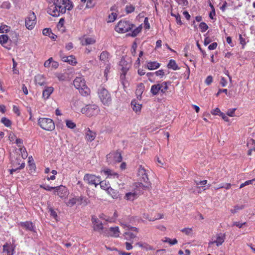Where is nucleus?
Listing matches in <instances>:
<instances>
[{"label":"nucleus","instance_id":"f257e3e1","mask_svg":"<svg viewBox=\"0 0 255 255\" xmlns=\"http://www.w3.org/2000/svg\"><path fill=\"white\" fill-rule=\"evenodd\" d=\"M73 6V2L70 0H53L49 4L47 12L53 16L57 17L66 13L67 10H72Z\"/></svg>","mask_w":255,"mask_h":255},{"label":"nucleus","instance_id":"f03ea898","mask_svg":"<svg viewBox=\"0 0 255 255\" xmlns=\"http://www.w3.org/2000/svg\"><path fill=\"white\" fill-rule=\"evenodd\" d=\"M73 85L82 96H86L90 94V89L86 86L85 81L82 77H76L73 81Z\"/></svg>","mask_w":255,"mask_h":255},{"label":"nucleus","instance_id":"7ed1b4c3","mask_svg":"<svg viewBox=\"0 0 255 255\" xmlns=\"http://www.w3.org/2000/svg\"><path fill=\"white\" fill-rule=\"evenodd\" d=\"M149 188V185H143L142 183H138L136 186V189L133 192H128L126 194L125 198L127 200L133 201L137 198L138 196L142 193L143 190Z\"/></svg>","mask_w":255,"mask_h":255},{"label":"nucleus","instance_id":"20e7f679","mask_svg":"<svg viewBox=\"0 0 255 255\" xmlns=\"http://www.w3.org/2000/svg\"><path fill=\"white\" fill-rule=\"evenodd\" d=\"M226 234L217 233L213 235L208 243V248H212L214 245L218 247L223 245L226 240Z\"/></svg>","mask_w":255,"mask_h":255},{"label":"nucleus","instance_id":"39448f33","mask_svg":"<svg viewBox=\"0 0 255 255\" xmlns=\"http://www.w3.org/2000/svg\"><path fill=\"white\" fill-rule=\"evenodd\" d=\"M99 107L95 104H90L81 108L80 112L82 114L85 115L87 117H91L97 116L100 113Z\"/></svg>","mask_w":255,"mask_h":255},{"label":"nucleus","instance_id":"423d86ee","mask_svg":"<svg viewBox=\"0 0 255 255\" xmlns=\"http://www.w3.org/2000/svg\"><path fill=\"white\" fill-rule=\"evenodd\" d=\"M89 202L88 198L83 196H71L67 202V205L86 206L88 205Z\"/></svg>","mask_w":255,"mask_h":255},{"label":"nucleus","instance_id":"0eeeda50","mask_svg":"<svg viewBox=\"0 0 255 255\" xmlns=\"http://www.w3.org/2000/svg\"><path fill=\"white\" fill-rule=\"evenodd\" d=\"M134 25L128 21L121 20L115 26V30L120 33H124L133 29Z\"/></svg>","mask_w":255,"mask_h":255},{"label":"nucleus","instance_id":"6e6552de","mask_svg":"<svg viewBox=\"0 0 255 255\" xmlns=\"http://www.w3.org/2000/svg\"><path fill=\"white\" fill-rule=\"evenodd\" d=\"M38 125L42 129L48 131H52L55 128L53 120L49 118H39L38 120Z\"/></svg>","mask_w":255,"mask_h":255},{"label":"nucleus","instance_id":"1a4fd4ad","mask_svg":"<svg viewBox=\"0 0 255 255\" xmlns=\"http://www.w3.org/2000/svg\"><path fill=\"white\" fill-rule=\"evenodd\" d=\"M98 95L102 103L104 105L109 106L112 99L108 91L105 88L101 87L99 89Z\"/></svg>","mask_w":255,"mask_h":255},{"label":"nucleus","instance_id":"9d476101","mask_svg":"<svg viewBox=\"0 0 255 255\" xmlns=\"http://www.w3.org/2000/svg\"><path fill=\"white\" fill-rule=\"evenodd\" d=\"M92 228L94 231L98 232L100 234H104V226L102 222L96 216L93 215L91 218Z\"/></svg>","mask_w":255,"mask_h":255},{"label":"nucleus","instance_id":"9b49d317","mask_svg":"<svg viewBox=\"0 0 255 255\" xmlns=\"http://www.w3.org/2000/svg\"><path fill=\"white\" fill-rule=\"evenodd\" d=\"M53 193L55 195L58 196L61 198L65 199L68 197L69 195V191L65 186L60 185L54 188V191H53Z\"/></svg>","mask_w":255,"mask_h":255},{"label":"nucleus","instance_id":"f8f14e48","mask_svg":"<svg viewBox=\"0 0 255 255\" xmlns=\"http://www.w3.org/2000/svg\"><path fill=\"white\" fill-rule=\"evenodd\" d=\"M107 159L110 164H115L120 162L122 160V157L119 152H113L107 155Z\"/></svg>","mask_w":255,"mask_h":255},{"label":"nucleus","instance_id":"ddd939ff","mask_svg":"<svg viewBox=\"0 0 255 255\" xmlns=\"http://www.w3.org/2000/svg\"><path fill=\"white\" fill-rule=\"evenodd\" d=\"M126 61L125 60H121L120 61V65L122 66L121 70L122 73L120 76V80L123 86H126V74L129 69V66L126 63Z\"/></svg>","mask_w":255,"mask_h":255},{"label":"nucleus","instance_id":"4468645a","mask_svg":"<svg viewBox=\"0 0 255 255\" xmlns=\"http://www.w3.org/2000/svg\"><path fill=\"white\" fill-rule=\"evenodd\" d=\"M84 180L88 184L94 185L95 186H97L99 182H100V180H101L100 176L90 174H85L84 177Z\"/></svg>","mask_w":255,"mask_h":255},{"label":"nucleus","instance_id":"2eb2a0df","mask_svg":"<svg viewBox=\"0 0 255 255\" xmlns=\"http://www.w3.org/2000/svg\"><path fill=\"white\" fill-rule=\"evenodd\" d=\"M36 16L34 12H30L25 19V26L29 30L32 29L36 24Z\"/></svg>","mask_w":255,"mask_h":255},{"label":"nucleus","instance_id":"dca6fc26","mask_svg":"<svg viewBox=\"0 0 255 255\" xmlns=\"http://www.w3.org/2000/svg\"><path fill=\"white\" fill-rule=\"evenodd\" d=\"M137 175L139 178L141 179V181L144 182L145 184L144 185H149L150 187V183L148 182V178L147 175V172L144 167L140 166L138 168Z\"/></svg>","mask_w":255,"mask_h":255},{"label":"nucleus","instance_id":"f3484780","mask_svg":"<svg viewBox=\"0 0 255 255\" xmlns=\"http://www.w3.org/2000/svg\"><path fill=\"white\" fill-rule=\"evenodd\" d=\"M120 231L119 227H111L109 228L108 232L104 231V234L106 236H110L114 238H118L120 237Z\"/></svg>","mask_w":255,"mask_h":255},{"label":"nucleus","instance_id":"a211bd4d","mask_svg":"<svg viewBox=\"0 0 255 255\" xmlns=\"http://www.w3.org/2000/svg\"><path fill=\"white\" fill-rule=\"evenodd\" d=\"M81 43L83 45H92L95 43L96 40L94 36L84 35L80 38Z\"/></svg>","mask_w":255,"mask_h":255},{"label":"nucleus","instance_id":"6ab92c4d","mask_svg":"<svg viewBox=\"0 0 255 255\" xmlns=\"http://www.w3.org/2000/svg\"><path fill=\"white\" fill-rule=\"evenodd\" d=\"M2 248L3 255H13L15 250L14 246L6 243L3 245Z\"/></svg>","mask_w":255,"mask_h":255},{"label":"nucleus","instance_id":"aec40b11","mask_svg":"<svg viewBox=\"0 0 255 255\" xmlns=\"http://www.w3.org/2000/svg\"><path fill=\"white\" fill-rule=\"evenodd\" d=\"M107 176L106 178L110 179L119 178V175L115 171L108 168H105L101 171Z\"/></svg>","mask_w":255,"mask_h":255},{"label":"nucleus","instance_id":"412c9836","mask_svg":"<svg viewBox=\"0 0 255 255\" xmlns=\"http://www.w3.org/2000/svg\"><path fill=\"white\" fill-rule=\"evenodd\" d=\"M111 13H109L108 22H112L115 20L117 17V12L118 11L117 9V7L116 6H112L110 9Z\"/></svg>","mask_w":255,"mask_h":255},{"label":"nucleus","instance_id":"4be33fe9","mask_svg":"<svg viewBox=\"0 0 255 255\" xmlns=\"http://www.w3.org/2000/svg\"><path fill=\"white\" fill-rule=\"evenodd\" d=\"M117 217L118 215L116 212L114 213L113 217H110L104 214H101L99 216L100 219L109 223L115 222Z\"/></svg>","mask_w":255,"mask_h":255},{"label":"nucleus","instance_id":"5701e85b","mask_svg":"<svg viewBox=\"0 0 255 255\" xmlns=\"http://www.w3.org/2000/svg\"><path fill=\"white\" fill-rule=\"evenodd\" d=\"M61 58L63 61L67 62L71 65H75L77 63L76 58L72 55L69 56H61Z\"/></svg>","mask_w":255,"mask_h":255},{"label":"nucleus","instance_id":"b1692460","mask_svg":"<svg viewBox=\"0 0 255 255\" xmlns=\"http://www.w3.org/2000/svg\"><path fill=\"white\" fill-rule=\"evenodd\" d=\"M18 225L25 228L27 230L35 232L33 224L30 222L26 221L24 222H20L18 223Z\"/></svg>","mask_w":255,"mask_h":255},{"label":"nucleus","instance_id":"393cba45","mask_svg":"<svg viewBox=\"0 0 255 255\" xmlns=\"http://www.w3.org/2000/svg\"><path fill=\"white\" fill-rule=\"evenodd\" d=\"M131 107L133 111L136 113H140L141 109V105L138 103L136 100H133L131 102Z\"/></svg>","mask_w":255,"mask_h":255},{"label":"nucleus","instance_id":"a878e982","mask_svg":"<svg viewBox=\"0 0 255 255\" xmlns=\"http://www.w3.org/2000/svg\"><path fill=\"white\" fill-rule=\"evenodd\" d=\"M54 88L52 87H46L43 91L42 96L45 99H48L53 93Z\"/></svg>","mask_w":255,"mask_h":255},{"label":"nucleus","instance_id":"bb28decb","mask_svg":"<svg viewBox=\"0 0 255 255\" xmlns=\"http://www.w3.org/2000/svg\"><path fill=\"white\" fill-rule=\"evenodd\" d=\"M160 66V63L156 61H149L147 62L146 67L147 69L150 70L157 69Z\"/></svg>","mask_w":255,"mask_h":255},{"label":"nucleus","instance_id":"cd10ccee","mask_svg":"<svg viewBox=\"0 0 255 255\" xmlns=\"http://www.w3.org/2000/svg\"><path fill=\"white\" fill-rule=\"evenodd\" d=\"M35 83L40 86L45 84V77L42 75H37L35 77Z\"/></svg>","mask_w":255,"mask_h":255},{"label":"nucleus","instance_id":"c85d7f7f","mask_svg":"<svg viewBox=\"0 0 255 255\" xmlns=\"http://www.w3.org/2000/svg\"><path fill=\"white\" fill-rule=\"evenodd\" d=\"M160 87L159 83L153 85L150 89L151 93L154 96L158 95L159 93L160 92Z\"/></svg>","mask_w":255,"mask_h":255},{"label":"nucleus","instance_id":"c756f323","mask_svg":"<svg viewBox=\"0 0 255 255\" xmlns=\"http://www.w3.org/2000/svg\"><path fill=\"white\" fill-rule=\"evenodd\" d=\"M100 60L104 64L109 63V54L106 51H103L100 55Z\"/></svg>","mask_w":255,"mask_h":255},{"label":"nucleus","instance_id":"7c9ffc66","mask_svg":"<svg viewBox=\"0 0 255 255\" xmlns=\"http://www.w3.org/2000/svg\"><path fill=\"white\" fill-rule=\"evenodd\" d=\"M160 84V93L162 94L166 93L167 90L168 89V86L170 85V82H163Z\"/></svg>","mask_w":255,"mask_h":255},{"label":"nucleus","instance_id":"2f4dec72","mask_svg":"<svg viewBox=\"0 0 255 255\" xmlns=\"http://www.w3.org/2000/svg\"><path fill=\"white\" fill-rule=\"evenodd\" d=\"M96 137V134L95 132L90 130L89 129L87 131L86 133V138L87 140L92 141L94 140Z\"/></svg>","mask_w":255,"mask_h":255},{"label":"nucleus","instance_id":"473e14b6","mask_svg":"<svg viewBox=\"0 0 255 255\" xmlns=\"http://www.w3.org/2000/svg\"><path fill=\"white\" fill-rule=\"evenodd\" d=\"M167 67L169 69H171L174 70H177L179 69V67L176 64L175 61L174 60H172V59L170 60V61L167 65Z\"/></svg>","mask_w":255,"mask_h":255},{"label":"nucleus","instance_id":"72a5a7b5","mask_svg":"<svg viewBox=\"0 0 255 255\" xmlns=\"http://www.w3.org/2000/svg\"><path fill=\"white\" fill-rule=\"evenodd\" d=\"M125 239L128 241H131L136 237V235L130 232L129 231H126L124 234Z\"/></svg>","mask_w":255,"mask_h":255},{"label":"nucleus","instance_id":"f704fd0d","mask_svg":"<svg viewBox=\"0 0 255 255\" xmlns=\"http://www.w3.org/2000/svg\"><path fill=\"white\" fill-rule=\"evenodd\" d=\"M163 218V214L162 213H158L156 216H154V217H150L148 215H144V218L148 219L150 221H153Z\"/></svg>","mask_w":255,"mask_h":255},{"label":"nucleus","instance_id":"c9c22d12","mask_svg":"<svg viewBox=\"0 0 255 255\" xmlns=\"http://www.w3.org/2000/svg\"><path fill=\"white\" fill-rule=\"evenodd\" d=\"M82 106V102L80 101H75L73 102L72 105V108L74 111H78L80 109L81 110L80 108Z\"/></svg>","mask_w":255,"mask_h":255},{"label":"nucleus","instance_id":"e433bc0d","mask_svg":"<svg viewBox=\"0 0 255 255\" xmlns=\"http://www.w3.org/2000/svg\"><path fill=\"white\" fill-rule=\"evenodd\" d=\"M99 184L100 185L102 189L106 190L107 192L109 191V188H111L109 182L106 181H101L100 180V182H99Z\"/></svg>","mask_w":255,"mask_h":255},{"label":"nucleus","instance_id":"4c0bfd02","mask_svg":"<svg viewBox=\"0 0 255 255\" xmlns=\"http://www.w3.org/2000/svg\"><path fill=\"white\" fill-rule=\"evenodd\" d=\"M142 27L141 26H139L136 28H134L131 32L128 33V35L132 37H135L141 30Z\"/></svg>","mask_w":255,"mask_h":255},{"label":"nucleus","instance_id":"58836bf2","mask_svg":"<svg viewBox=\"0 0 255 255\" xmlns=\"http://www.w3.org/2000/svg\"><path fill=\"white\" fill-rule=\"evenodd\" d=\"M162 241L165 243H168L170 245H174L177 243V240L176 239H171L169 238L165 237L163 240Z\"/></svg>","mask_w":255,"mask_h":255},{"label":"nucleus","instance_id":"ea45409f","mask_svg":"<svg viewBox=\"0 0 255 255\" xmlns=\"http://www.w3.org/2000/svg\"><path fill=\"white\" fill-rule=\"evenodd\" d=\"M121 225L123 226V227L126 230H128V231H135L136 232H138L137 228L131 227L129 225L126 224H123L121 223Z\"/></svg>","mask_w":255,"mask_h":255},{"label":"nucleus","instance_id":"a19ab883","mask_svg":"<svg viewBox=\"0 0 255 255\" xmlns=\"http://www.w3.org/2000/svg\"><path fill=\"white\" fill-rule=\"evenodd\" d=\"M8 40V37L7 35L2 34L0 35V43L3 46L5 47V44L7 43Z\"/></svg>","mask_w":255,"mask_h":255},{"label":"nucleus","instance_id":"79ce46f5","mask_svg":"<svg viewBox=\"0 0 255 255\" xmlns=\"http://www.w3.org/2000/svg\"><path fill=\"white\" fill-rule=\"evenodd\" d=\"M144 86L142 83H140L136 90V94L137 95H141L144 91Z\"/></svg>","mask_w":255,"mask_h":255},{"label":"nucleus","instance_id":"37998d69","mask_svg":"<svg viewBox=\"0 0 255 255\" xmlns=\"http://www.w3.org/2000/svg\"><path fill=\"white\" fill-rule=\"evenodd\" d=\"M105 64L106 65V68L104 70V77L106 78V80H107L108 75L110 72V69H111V66L110 63H108Z\"/></svg>","mask_w":255,"mask_h":255},{"label":"nucleus","instance_id":"c03bdc74","mask_svg":"<svg viewBox=\"0 0 255 255\" xmlns=\"http://www.w3.org/2000/svg\"><path fill=\"white\" fill-rule=\"evenodd\" d=\"M108 193L110 194L113 198H117L118 196V192L116 190H114L111 187V188H109Z\"/></svg>","mask_w":255,"mask_h":255},{"label":"nucleus","instance_id":"a18cd8bd","mask_svg":"<svg viewBox=\"0 0 255 255\" xmlns=\"http://www.w3.org/2000/svg\"><path fill=\"white\" fill-rule=\"evenodd\" d=\"M65 123L67 127L69 128L73 129L76 127V124L71 120H66Z\"/></svg>","mask_w":255,"mask_h":255},{"label":"nucleus","instance_id":"49530a36","mask_svg":"<svg viewBox=\"0 0 255 255\" xmlns=\"http://www.w3.org/2000/svg\"><path fill=\"white\" fill-rule=\"evenodd\" d=\"M1 122L6 127H9L11 125V121L5 117H3L1 119Z\"/></svg>","mask_w":255,"mask_h":255},{"label":"nucleus","instance_id":"de8ad7c7","mask_svg":"<svg viewBox=\"0 0 255 255\" xmlns=\"http://www.w3.org/2000/svg\"><path fill=\"white\" fill-rule=\"evenodd\" d=\"M25 163L24 162H22L20 163L19 162L18 164V166L15 167L14 168H12L10 170V173L12 174L13 172L16 171L18 169H21L24 167Z\"/></svg>","mask_w":255,"mask_h":255},{"label":"nucleus","instance_id":"09e8293b","mask_svg":"<svg viewBox=\"0 0 255 255\" xmlns=\"http://www.w3.org/2000/svg\"><path fill=\"white\" fill-rule=\"evenodd\" d=\"M55 76L59 81H65L67 79V77L65 74L57 73L55 74Z\"/></svg>","mask_w":255,"mask_h":255},{"label":"nucleus","instance_id":"8fccbe9b","mask_svg":"<svg viewBox=\"0 0 255 255\" xmlns=\"http://www.w3.org/2000/svg\"><path fill=\"white\" fill-rule=\"evenodd\" d=\"M19 149H20V153L21 154L22 158L23 159L26 158L28 156V154L25 148H24L23 146H21V147H19Z\"/></svg>","mask_w":255,"mask_h":255},{"label":"nucleus","instance_id":"3c124183","mask_svg":"<svg viewBox=\"0 0 255 255\" xmlns=\"http://www.w3.org/2000/svg\"><path fill=\"white\" fill-rule=\"evenodd\" d=\"M207 183V180H202L200 181H196V185L198 188H203L204 185H205Z\"/></svg>","mask_w":255,"mask_h":255},{"label":"nucleus","instance_id":"603ef678","mask_svg":"<svg viewBox=\"0 0 255 255\" xmlns=\"http://www.w3.org/2000/svg\"><path fill=\"white\" fill-rule=\"evenodd\" d=\"M9 31V27L6 25H2L0 26V33H7Z\"/></svg>","mask_w":255,"mask_h":255},{"label":"nucleus","instance_id":"864d4df0","mask_svg":"<svg viewBox=\"0 0 255 255\" xmlns=\"http://www.w3.org/2000/svg\"><path fill=\"white\" fill-rule=\"evenodd\" d=\"M125 9L127 13H130L134 10L135 7L131 4H128L126 5Z\"/></svg>","mask_w":255,"mask_h":255},{"label":"nucleus","instance_id":"5fc2aeb1","mask_svg":"<svg viewBox=\"0 0 255 255\" xmlns=\"http://www.w3.org/2000/svg\"><path fill=\"white\" fill-rule=\"evenodd\" d=\"M199 28L201 32H204L208 29V26L204 22H201L199 25Z\"/></svg>","mask_w":255,"mask_h":255},{"label":"nucleus","instance_id":"6e6d98bb","mask_svg":"<svg viewBox=\"0 0 255 255\" xmlns=\"http://www.w3.org/2000/svg\"><path fill=\"white\" fill-rule=\"evenodd\" d=\"M231 184L230 183H225V184H221L220 187H214L215 190H217L221 188H225L226 189H229L231 188Z\"/></svg>","mask_w":255,"mask_h":255},{"label":"nucleus","instance_id":"4d7b16f0","mask_svg":"<svg viewBox=\"0 0 255 255\" xmlns=\"http://www.w3.org/2000/svg\"><path fill=\"white\" fill-rule=\"evenodd\" d=\"M11 7L10 3L8 1H5L3 2L0 5V7L1 8L4 9H9Z\"/></svg>","mask_w":255,"mask_h":255},{"label":"nucleus","instance_id":"13d9d810","mask_svg":"<svg viewBox=\"0 0 255 255\" xmlns=\"http://www.w3.org/2000/svg\"><path fill=\"white\" fill-rule=\"evenodd\" d=\"M255 181V179L246 181V182H245L243 183H242L240 185V188H242L246 186H247V185H249L250 184H253V183Z\"/></svg>","mask_w":255,"mask_h":255},{"label":"nucleus","instance_id":"bf43d9fd","mask_svg":"<svg viewBox=\"0 0 255 255\" xmlns=\"http://www.w3.org/2000/svg\"><path fill=\"white\" fill-rule=\"evenodd\" d=\"M236 110V108L229 109L227 112V115L231 117H234L235 116V112Z\"/></svg>","mask_w":255,"mask_h":255},{"label":"nucleus","instance_id":"052dcab7","mask_svg":"<svg viewBox=\"0 0 255 255\" xmlns=\"http://www.w3.org/2000/svg\"><path fill=\"white\" fill-rule=\"evenodd\" d=\"M49 212L51 216H52L56 220H57V212L55 209L50 208Z\"/></svg>","mask_w":255,"mask_h":255},{"label":"nucleus","instance_id":"680f3d73","mask_svg":"<svg viewBox=\"0 0 255 255\" xmlns=\"http://www.w3.org/2000/svg\"><path fill=\"white\" fill-rule=\"evenodd\" d=\"M154 74H155L156 76L162 78L165 75V72L163 70L160 69L158 71H156L154 73Z\"/></svg>","mask_w":255,"mask_h":255},{"label":"nucleus","instance_id":"e2e57ef3","mask_svg":"<svg viewBox=\"0 0 255 255\" xmlns=\"http://www.w3.org/2000/svg\"><path fill=\"white\" fill-rule=\"evenodd\" d=\"M181 231L185 233L187 235H190L192 232V228H186L182 229Z\"/></svg>","mask_w":255,"mask_h":255},{"label":"nucleus","instance_id":"0e129e2a","mask_svg":"<svg viewBox=\"0 0 255 255\" xmlns=\"http://www.w3.org/2000/svg\"><path fill=\"white\" fill-rule=\"evenodd\" d=\"M40 188L44 189V190L46 191H51L52 190H53L54 191V188L55 187H51L49 185H40Z\"/></svg>","mask_w":255,"mask_h":255},{"label":"nucleus","instance_id":"69168bd1","mask_svg":"<svg viewBox=\"0 0 255 255\" xmlns=\"http://www.w3.org/2000/svg\"><path fill=\"white\" fill-rule=\"evenodd\" d=\"M95 5V1L94 0H87L86 7L87 8H92Z\"/></svg>","mask_w":255,"mask_h":255},{"label":"nucleus","instance_id":"338daca9","mask_svg":"<svg viewBox=\"0 0 255 255\" xmlns=\"http://www.w3.org/2000/svg\"><path fill=\"white\" fill-rule=\"evenodd\" d=\"M52 62V58H49L47 60H46L44 63V66L46 68H49L51 67V62Z\"/></svg>","mask_w":255,"mask_h":255},{"label":"nucleus","instance_id":"774afa93","mask_svg":"<svg viewBox=\"0 0 255 255\" xmlns=\"http://www.w3.org/2000/svg\"><path fill=\"white\" fill-rule=\"evenodd\" d=\"M176 1L182 6H187L188 4L187 0H176Z\"/></svg>","mask_w":255,"mask_h":255}]
</instances>
